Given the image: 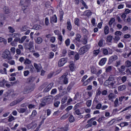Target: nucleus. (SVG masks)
<instances>
[{"mask_svg": "<svg viewBox=\"0 0 131 131\" xmlns=\"http://www.w3.org/2000/svg\"><path fill=\"white\" fill-rule=\"evenodd\" d=\"M3 11L4 13H5L6 14H10V9H9V7H8L7 6H5L3 8Z\"/></svg>", "mask_w": 131, "mask_h": 131, "instance_id": "25", "label": "nucleus"}, {"mask_svg": "<svg viewBox=\"0 0 131 131\" xmlns=\"http://www.w3.org/2000/svg\"><path fill=\"white\" fill-rule=\"evenodd\" d=\"M115 21V18H111L108 23L109 25L111 26V25H112V24H113V23H114Z\"/></svg>", "mask_w": 131, "mask_h": 131, "instance_id": "49", "label": "nucleus"}, {"mask_svg": "<svg viewBox=\"0 0 131 131\" xmlns=\"http://www.w3.org/2000/svg\"><path fill=\"white\" fill-rule=\"evenodd\" d=\"M67 29L70 31L72 29V25H71V22H70V19H68L67 22Z\"/></svg>", "mask_w": 131, "mask_h": 131, "instance_id": "20", "label": "nucleus"}, {"mask_svg": "<svg viewBox=\"0 0 131 131\" xmlns=\"http://www.w3.org/2000/svg\"><path fill=\"white\" fill-rule=\"evenodd\" d=\"M99 53H100V49H97L93 51V54L95 56H98Z\"/></svg>", "mask_w": 131, "mask_h": 131, "instance_id": "37", "label": "nucleus"}, {"mask_svg": "<svg viewBox=\"0 0 131 131\" xmlns=\"http://www.w3.org/2000/svg\"><path fill=\"white\" fill-rule=\"evenodd\" d=\"M65 43L67 47L70 46V39L68 38L67 40H66Z\"/></svg>", "mask_w": 131, "mask_h": 131, "instance_id": "48", "label": "nucleus"}, {"mask_svg": "<svg viewBox=\"0 0 131 131\" xmlns=\"http://www.w3.org/2000/svg\"><path fill=\"white\" fill-rule=\"evenodd\" d=\"M125 66L127 68H129V67H131V61L129 60H127L125 62Z\"/></svg>", "mask_w": 131, "mask_h": 131, "instance_id": "29", "label": "nucleus"}, {"mask_svg": "<svg viewBox=\"0 0 131 131\" xmlns=\"http://www.w3.org/2000/svg\"><path fill=\"white\" fill-rule=\"evenodd\" d=\"M69 116V113H67L66 115H63L61 118L60 119L62 120L63 119H66Z\"/></svg>", "mask_w": 131, "mask_h": 131, "instance_id": "39", "label": "nucleus"}, {"mask_svg": "<svg viewBox=\"0 0 131 131\" xmlns=\"http://www.w3.org/2000/svg\"><path fill=\"white\" fill-rule=\"evenodd\" d=\"M125 66H121L120 68H118V70L120 73H122L124 70H125Z\"/></svg>", "mask_w": 131, "mask_h": 131, "instance_id": "24", "label": "nucleus"}, {"mask_svg": "<svg viewBox=\"0 0 131 131\" xmlns=\"http://www.w3.org/2000/svg\"><path fill=\"white\" fill-rule=\"evenodd\" d=\"M26 38H27V36H23L21 38H20V40H19V43H23V42L25 41V39H26Z\"/></svg>", "mask_w": 131, "mask_h": 131, "instance_id": "30", "label": "nucleus"}, {"mask_svg": "<svg viewBox=\"0 0 131 131\" xmlns=\"http://www.w3.org/2000/svg\"><path fill=\"white\" fill-rule=\"evenodd\" d=\"M53 102V98L51 96H47L44 98L43 104H41L40 106H45L46 105V103L47 104H50V103H52Z\"/></svg>", "mask_w": 131, "mask_h": 131, "instance_id": "6", "label": "nucleus"}, {"mask_svg": "<svg viewBox=\"0 0 131 131\" xmlns=\"http://www.w3.org/2000/svg\"><path fill=\"white\" fill-rule=\"evenodd\" d=\"M45 25H47V26L49 25V24H50V22L49 21V18L46 17L45 18Z\"/></svg>", "mask_w": 131, "mask_h": 131, "instance_id": "63", "label": "nucleus"}, {"mask_svg": "<svg viewBox=\"0 0 131 131\" xmlns=\"http://www.w3.org/2000/svg\"><path fill=\"white\" fill-rule=\"evenodd\" d=\"M6 83V80L4 79L2 81H0V86L4 88L5 86V84Z\"/></svg>", "mask_w": 131, "mask_h": 131, "instance_id": "42", "label": "nucleus"}, {"mask_svg": "<svg viewBox=\"0 0 131 131\" xmlns=\"http://www.w3.org/2000/svg\"><path fill=\"white\" fill-rule=\"evenodd\" d=\"M29 109H34L35 108V105L30 104L28 105Z\"/></svg>", "mask_w": 131, "mask_h": 131, "instance_id": "58", "label": "nucleus"}, {"mask_svg": "<svg viewBox=\"0 0 131 131\" xmlns=\"http://www.w3.org/2000/svg\"><path fill=\"white\" fill-rule=\"evenodd\" d=\"M37 124L34 123H31L27 125V127L28 129H31V128H35L36 127Z\"/></svg>", "mask_w": 131, "mask_h": 131, "instance_id": "15", "label": "nucleus"}, {"mask_svg": "<svg viewBox=\"0 0 131 131\" xmlns=\"http://www.w3.org/2000/svg\"><path fill=\"white\" fill-rule=\"evenodd\" d=\"M51 95H56L57 94V89H54L51 91Z\"/></svg>", "mask_w": 131, "mask_h": 131, "instance_id": "59", "label": "nucleus"}, {"mask_svg": "<svg viewBox=\"0 0 131 131\" xmlns=\"http://www.w3.org/2000/svg\"><path fill=\"white\" fill-rule=\"evenodd\" d=\"M122 33L119 31H117L115 32V37L114 38L115 42H117L119 40H120V36H121Z\"/></svg>", "mask_w": 131, "mask_h": 131, "instance_id": "7", "label": "nucleus"}, {"mask_svg": "<svg viewBox=\"0 0 131 131\" xmlns=\"http://www.w3.org/2000/svg\"><path fill=\"white\" fill-rule=\"evenodd\" d=\"M107 61V58H102L99 61L100 66H104L105 64H106V62Z\"/></svg>", "mask_w": 131, "mask_h": 131, "instance_id": "17", "label": "nucleus"}, {"mask_svg": "<svg viewBox=\"0 0 131 131\" xmlns=\"http://www.w3.org/2000/svg\"><path fill=\"white\" fill-rule=\"evenodd\" d=\"M74 22L75 25H77V26H79V19L78 18H75L74 19Z\"/></svg>", "mask_w": 131, "mask_h": 131, "instance_id": "33", "label": "nucleus"}, {"mask_svg": "<svg viewBox=\"0 0 131 131\" xmlns=\"http://www.w3.org/2000/svg\"><path fill=\"white\" fill-rule=\"evenodd\" d=\"M118 59V57L116 55H113L109 58V63H112L114 61H116Z\"/></svg>", "mask_w": 131, "mask_h": 131, "instance_id": "16", "label": "nucleus"}, {"mask_svg": "<svg viewBox=\"0 0 131 131\" xmlns=\"http://www.w3.org/2000/svg\"><path fill=\"white\" fill-rule=\"evenodd\" d=\"M73 108V106L70 105V106H68L67 108L66 109V111L67 112H68L70 111V110H72Z\"/></svg>", "mask_w": 131, "mask_h": 131, "instance_id": "51", "label": "nucleus"}, {"mask_svg": "<svg viewBox=\"0 0 131 131\" xmlns=\"http://www.w3.org/2000/svg\"><path fill=\"white\" fill-rule=\"evenodd\" d=\"M127 125H128V123L127 122H122L120 124L121 127H124V126H127Z\"/></svg>", "mask_w": 131, "mask_h": 131, "instance_id": "36", "label": "nucleus"}, {"mask_svg": "<svg viewBox=\"0 0 131 131\" xmlns=\"http://www.w3.org/2000/svg\"><path fill=\"white\" fill-rule=\"evenodd\" d=\"M28 69L30 70L31 72H33L34 71V67H33V66L30 65L28 67Z\"/></svg>", "mask_w": 131, "mask_h": 131, "instance_id": "53", "label": "nucleus"}, {"mask_svg": "<svg viewBox=\"0 0 131 131\" xmlns=\"http://www.w3.org/2000/svg\"><path fill=\"white\" fill-rule=\"evenodd\" d=\"M34 29H35L36 30H40V29H42V27H41L39 25H35L33 26Z\"/></svg>", "mask_w": 131, "mask_h": 131, "instance_id": "26", "label": "nucleus"}, {"mask_svg": "<svg viewBox=\"0 0 131 131\" xmlns=\"http://www.w3.org/2000/svg\"><path fill=\"white\" fill-rule=\"evenodd\" d=\"M10 52L12 54H15L16 53V48L12 47L10 49Z\"/></svg>", "mask_w": 131, "mask_h": 131, "instance_id": "55", "label": "nucleus"}, {"mask_svg": "<svg viewBox=\"0 0 131 131\" xmlns=\"http://www.w3.org/2000/svg\"><path fill=\"white\" fill-rule=\"evenodd\" d=\"M60 101H55L54 102V105L55 107H59V105H60Z\"/></svg>", "mask_w": 131, "mask_h": 131, "instance_id": "61", "label": "nucleus"}, {"mask_svg": "<svg viewBox=\"0 0 131 131\" xmlns=\"http://www.w3.org/2000/svg\"><path fill=\"white\" fill-rule=\"evenodd\" d=\"M10 45L12 46V47H17L18 45L17 42L14 40L10 43Z\"/></svg>", "mask_w": 131, "mask_h": 131, "instance_id": "46", "label": "nucleus"}, {"mask_svg": "<svg viewBox=\"0 0 131 131\" xmlns=\"http://www.w3.org/2000/svg\"><path fill=\"white\" fill-rule=\"evenodd\" d=\"M0 42H3L4 45L7 44V40L3 37H0Z\"/></svg>", "mask_w": 131, "mask_h": 131, "instance_id": "40", "label": "nucleus"}, {"mask_svg": "<svg viewBox=\"0 0 131 131\" xmlns=\"http://www.w3.org/2000/svg\"><path fill=\"white\" fill-rule=\"evenodd\" d=\"M29 71H25L24 72V76H28V75H29Z\"/></svg>", "mask_w": 131, "mask_h": 131, "instance_id": "62", "label": "nucleus"}, {"mask_svg": "<svg viewBox=\"0 0 131 131\" xmlns=\"http://www.w3.org/2000/svg\"><path fill=\"white\" fill-rule=\"evenodd\" d=\"M23 100H24V97H22L19 99L14 100L10 104V106H15V105H17V104L20 103V102H21V101H23Z\"/></svg>", "mask_w": 131, "mask_h": 131, "instance_id": "10", "label": "nucleus"}, {"mask_svg": "<svg viewBox=\"0 0 131 131\" xmlns=\"http://www.w3.org/2000/svg\"><path fill=\"white\" fill-rule=\"evenodd\" d=\"M8 36L9 37H12L13 38H17L18 37H20L21 36V34L20 33H13V34H9Z\"/></svg>", "mask_w": 131, "mask_h": 131, "instance_id": "14", "label": "nucleus"}, {"mask_svg": "<svg viewBox=\"0 0 131 131\" xmlns=\"http://www.w3.org/2000/svg\"><path fill=\"white\" fill-rule=\"evenodd\" d=\"M8 31L10 33L13 34L14 32H15V29H14V28H13L12 27L9 26L8 27Z\"/></svg>", "mask_w": 131, "mask_h": 131, "instance_id": "28", "label": "nucleus"}, {"mask_svg": "<svg viewBox=\"0 0 131 131\" xmlns=\"http://www.w3.org/2000/svg\"><path fill=\"white\" fill-rule=\"evenodd\" d=\"M127 79V77L124 76L122 77L121 78V80L123 82V83H124V82H125V81H126V80Z\"/></svg>", "mask_w": 131, "mask_h": 131, "instance_id": "56", "label": "nucleus"}, {"mask_svg": "<svg viewBox=\"0 0 131 131\" xmlns=\"http://www.w3.org/2000/svg\"><path fill=\"white\" fill-rule=\"evenodd\" d=\"M102 94V92L101 91V89H98L96 91V96H100Z\"/></svg>", "mask_w": 131, "mask_h": 131, "instance_id": "60", "label": "nucleus"}, {"mask_svg": "<svg viewBox=\"0 0 131 131\" xmlns=\"http://www.w3.org/2000/svg\"><path fill=\"white\" fill-rule=\"evenodd\" d=\"M27 108H24L21 107L17 109V111L18 112H19V113H24L26 112L25 113L26 115H27L28 114H29V113H30V111H27Z\"/></svg>", "mask_w": 131, "mask_h": 131, "instance_id": "9", "label": "nucleus"}, {"mask_svg": "<svg viewBox=\"0 0 131 131\" xmlns=\"http://www.w3.org/2000/svg\"><path fill=\"white\" fill-rule=\"evenodd\" d=\"M90 48H91V46L89 45L81 48L79 51V53L80 55H83V54L86 53V52L90 50Z\"/></svg>", "mask_w": 131, "mask_h": 131, "instance_id": "5", "label": "nucleus"}, {"mask_svg": "<svg viewBox=\"0 0 131 131\" xmlns=\"http://www.w3.org/2000/svg\"><path fill=\"white\" fill-rule=\"evenodd\" d=\"M81 38V36L79 34H77L76 35V38L75 40H77V41H80V38Z\"/></svg>", "mask_w": 131, "mask_h": 131, "instance_id": "32", "label": "nucleus"}, {"mask_svg": "<svg viewBox=\"0 0 131 131\" xmlns=\"http://www.w3.org/2000/svg\"><path fill=\"white\" fill-rule=\"evenodd\" d=\"M104 33L105 35H107L108 33H109V27L107 26H106L104 27Z\"/></svg>", "mask_w": 131, "mask_h": 131, "instance_id": "35", "label": "nucleus"}, {"mask_svg": "<svg viewBox=\"0 0 131 131\" xmlns=\"http://www.w3.org/2000/svg\"><path fill=\"white\" fill-rule=\"evenodd\" d=\"M68 75V73H65L60 78L61 79L63 80L64 84H67L68 83V78L66 77V76H67Z\"/></svg>", "mask_w": 131, "mask_h": 131, "instance_id": "11", "label": "nucleus"}, {"mask_svg": "<svg viewBox=\"0 0 131 131\" xmlns=\"http://www.w3.org/2000/svg\"><path fill=\"white\" fill-rule=\"evenodd\" d=\"M24 46L26 50H28L29 52H34V41H30L29 43H24Z\"/></svg>", "mask_w": 131, "mask_h": 131, "instance_id": "2", "label": "nucleus"}, {"mask_svg": "<svg viewBox=\"0 0 131 131\" xmlns=\"http://www.w3.org/2000/svg\"><path fill=\"white\" fill-rule=\"evenodd\" d=\"M108 98H109V99L110 100V101H113V99H114V94L111 93L108 95Z\"/></svg>", "mask_w": 131, "mask_h": 131, "instance_id": "43", "label": "nucleus"}, {"mask_svg": "<svg viewBox=\"0 0 131 131\" xmlns=\"http://www.w3.org/2000/svg\"><path fill=\"white\" fill-rule=\"evenodd\" d=\"M99 47H103V40L101 39L98 42Z\"/></svg>", "mask_w": 131, "mask_h": 131, "instance_id": "64", "label": "nucleus"}, {"mask_svg": "<svg viewBox=\"0 0 131 131\" xmlns=\"http://www.w3.org/2000/svg\"><path fill=\"white\" fill-rule=\"evenodd\" d=\"M69 121L70 122H74V117H73V115H71L70 117H69Z\"/></svg>", "mask_w": 131, "mask_h": 131, "instance_id": "45", "label": "nucleus"}, {"mask_svg": "<svg viewBox=\"0 0 131 131\" xmlns=\"http://www.w3.org/2000/svg\"><path fill=\"white\" fill-rule=\"evenodd\" d=\"M112 70V66H109L106 68L105 69V71L106 72H110Z\"/></svg>", "mask_w": 131, "mask_h": 131, "instance_id": "50", "label": "nucleus"}, {"mask_svg": "<svg viewBox=\"0 0 131 131\" xmlns=\"http://www.w3.org/2000/svg\"><path fill=\"white\" fill-rule=\"evenodd\" d=\"M102 78H103V79H106L108 77V75L106 74V73H104L101 75Z\"/></svg>", "mask_w": 131, "mask_h": 131, "instance_id": "57", "label": "nucleus"}, {"mask_svg": "<svg viewBox=\"0 0 131 131\" xmlns=\"http://www.w3.org/2000/svg\"><path fill=\"white\" fill-rule=\"evenodd\" d=\"M74 115H80L81 113H80V111L79 109L76 110L74 113Z\"/></svg>", "mask_w": 131, "mask_h": 131, "instance_id": "44", "label": "nucleus"}, {"mask_svg": "<svg viewBox=\"0 0 131 131\" xmlns=\"http://www.w3.org/2000/svg\"><path fill=\"white\" fill-rule=\"evenodd\" d=\"M2 57L3 59H7L8 61H10V60H12V59H13V57L11 56L10 51L8 49L5 50L3 52L2 54Z\"/></svg>", "mask_w": 131, "mask_h": 131, "instance_id": "3", "label": "nucleus"}, {"mask_svg": "<svg viewBox=\"0 0 131 131\" xmlns=\"http://www.w3.org/2000/svg\"><path fill=\"white\" fill-rule=\"evenodd\" d=\"M67 62H68V60L66 58H62L60 59L58 61L59 67H63V66L65 65Z\"/></svg>", "mask_w": 131, "mask_h": 131, "instance_id": "8", "label": "nucleus"}, {"mask_svg": "<svg viewBox=\"0 0 131 131\" xmlns=\"http://www.w3.org/2000/svg\"><path fill=\"white\" fill-rule=\"evenodd\" d=\"M36 42L37 43H41L42 42V38L39 37L36 40Z\"/></svg>", "mask_w": 131, "mask_h": 131, "instance_id": "34", "label": "nucleus"}, {"mask_svg": "<svg viewBox=\"0 0 131 131\" xmlns=\"http://www.w3.org/2000/svg\"><path fill=\"white\" fill-rule=\"evenodd\" d=\"M113 39V37H112V36H108L107 38V41H108V42H111Z\"/></svg>", "mask_w": 131, "mask_h": 131, "instance_id": "52", "label": "nucleus"}, {"mask_svg": "<svg viewBox=\"0 0 131 131\" xmlns=\"http://www.w3.org/2000/svg\"><path fill=\"white\" fill-rule=\"evenodd\" d=\"M69 68L71 71L73 72L75 70L74 69V63H73V61L70 62Z\"/></svg>", "mask_w": 131, "mask_h": 131, "instance_id": "23", "label": "nucleus"}, {"mask_svg": "<svg viewBox=\"0 0 131 131\" xmlns=\"http://www.w3.org/2000/svg\"><path fill=\"white\" fill-rule=\"evenodd\" d=\"M91 73H93V74H96L97 73V70H96V68L92 67L91 68Z\"/></svg>", "mask_w": 131, "mask_h": 131, "instance_id": "54", "label": "nucleus"}, {"mask_svg": "<svg viewBox=\"0 0 131 131\" xmlns=\"http://www.w3.org/2000/svg\"><path fill=\"white\" fill-rule=\"evenodd\" d=\"M67 96H64V97L61 100V104H65L67 102Z\"/></svg>", "mask_w": 131, "mask_h": 131, "instance_id": "41", "label": "nucleus"}, {"mask_svg": "<svg viewBox=\"0 0 131 131\" xmlns=\"http://www.w3.org/2000/svg\"><path fill=\"white\" fill-rule=\"evenodd\" d=\"M83 15L84 16L90 17V16H92V12L90 10H86L84 12Z\"/></svg>", "mask_w": 131, "mask_h": 131, "instance_id": "22", "label": "nucleus"}, {"mask_svg": "<svg viewBox=\"0 0 131 131\" xmlns=\"http://www.w3.org/2000/svg\"><path fill=\"white\" fill-rule=\"evenodd\" d=\"M57 21H58V19L57 18V16L56 15H53L50 18V22L51 23H57Z\"/></svg>", "mask_w": 131, "mask_h": 131, "instance_id": "18", "label": "nucleus"}, {"mask_svg": "<svg viewBox=\"0 0 131 131\" xmlns=\"http://www.w3.org/2000/svg\"><path fill=\"white\" fill-rule=\"evenodd\" d=\"M8 121L9 122H11L12 121H13V120H15V117H14V116H12V115H10L8 117Z\"/></svg>", "mask_w": 131, "mask_h": 131, "instance_id": "38", "label": "nucleus"}, {"mask_svg": "<svg viewBox=\"0 0 131 131\" xmlns=\"http://www.w3.org/2000/svg\"><path fill=\"white\" fill-rule=\"evenodd\" d=\"M121 64V61L120 60H118V61H116V62L115 64V66L116 67H119Z\"/></svg>", "mask_w": 131, "mask_h": 131, "instance_id": "47", "label": "nucleus"}, {"mask_svg": "<svg viewBox=\"0 0 131 131\" xmlns=\"http://www.w3.org/2000/svg\"><path fill=\"white\" fill-rule=\"evenodd\" d=\"M24 64H25V65H29V64H31V60H29V59L26 58L25 60Z\"/></svg>", "mask_w": 131, "mask_h": 131, "instance_id": "31", "label": "nucleus"}, {"mask_svg": "<svg viewBox=\"0 0 131 131\" xmlns=\"http://www.w3.org/2000/svg\"><path fill=\"white\" fill-rule=\"evenodd\" d=\"M126 89V85L123 84L118 87V91L121 92L122 91H124V90H125Z\"/></svg>", "mask_w": 131, "mask_h": 131, "instance_id": "21", "label": "nucleus"}, {"mask_svg": "<svg viewBox=\"0 0 131 131\" xmlns=\"http://www.w3.org/2000/svg\"><path fill=\"white\" fill-rule=\"evenodd\" d=\"M20 6H23L22 10L24 12L28 8L29 5H30V1L29 0H21L20 2Z\"/></svg>", "mask_w": 131, "mask_h": 131, "instance_id": "4", "label": "nucleus"}, {"mask_svg": "<svg viewBox=\"0 0 131 131\" xmlns=\"http://www.w3.org/2000/svg\"><path fill=\"white\" fill-rule=\"evenodd\" d=\"M120 84L118 79H116L114 76L111 75L110 76L108 79L105 81L104 82V85L106 86H108V88L111 89H114L115 85H118Z\"/></svg>", "mask_w": 131, "mask_h": 131, "instance_id": "1", "label": "nucleus"}, {"mask_svg": "<svg viewBox=\"0 0 131 131\" xmlns=\"http://www.w3.org/2000/svg\"><path fill=\"white\" fill-rule=\"evenodd\" d=\"M34 67L36 69L37 72H40V70H41V66L40 64H37V63H34Z\"/></svg>", "mask_w": 131, "mask_h": 131, "instance_id": "19", "label": "nucleus"}, {"mask_svg": "<svg viewBox=\"0 0 131 131\" xmlns=\"http://www.w3.org/2000/svg\"><path fill=\"white\" fill-rule=\"evenodd\" d=\"M68 130V125H66L64 127L59 126L56 128V131H67Z\"/></svg>", "mask_w": 131, "mask_h": 131, "instance_id": "12", "label": "nucleus"}, {"mask_svg": "<svg viewBox=\"0 0 131 131\" xmlns=\"http://www.w3.org/2000/svg\"><path fill=\"white\" fill-rule=\"evenodd\" d=\"M101 51L103 54V55H105V56H107L108 54V49L106 48H102L101 49Z\"/></svg>", "mask_w": 131, "mask_h": 131, "instance_id": "27", "label": "nucleus"}, {"mask_svg": "<svg viewBox=\"0 0 131 131\" xmlns=\"http://www.w3.org/2000/svg\"><path fill=\"white\" fill-rule=\"evenodd\" d=\"M95 119H96V118H92L88 121V124L85 126L86 128H88L89 127H92L93 125V124H92V122H93V120H95Z\"/></svg>", "mask_w": 131, "mask_h": 131, "instance_id": "13", "label": "nucleus"}]
</instances>
